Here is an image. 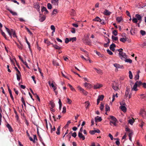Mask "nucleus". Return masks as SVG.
Masks as SVG:
<instances>
[{"mask_svg":"<svg viewBox=\"0 0 146 146\" xmlns=\"http://www.w3.org/2000/svg\"><path fill=\"white\" fill-rule=\"evenodd\" d=\"M5 27L6 31L8 33L9 35L11 38H12V34L13 35V37L17 38V36L16 35L15 31L14 30L12 29H11V30H10L9 28L6 27L5 26Z\"/></svg>","mask_w":146,"mask_h":146,"instance_id":"1","label":"nucleus"},{"mask_svg":"<svg viewBox=\"0 0 146 146\" xmlns=\"http://www.w3.org/2000/svg\"><path fill=\"white\" fill-rule=\"evenodd\" d=\"M116 50L119 52V55L121 58L122 60H124L125 58H127V55L125 53L123 52V49L121 48L120 49L117 50Z\"/></svg>","mask_w":146,"mask_h":146,"instance_id":"2","label":"nucleus"},{"mask_svg":"<svg viewBox=\"0 0 146 146\" xmlns=\"http://www.w3.org/2000/svg\"><path fill=\"white\" fill-rule=\"evenodd\" d=\"M112 87L115 91H118L119 90V84L116 82H114L112 83Z\"/></svg>","mask_w":146,"mask_h":146,"instance_id":"3","label":"nucleus"},{"mask_svg":"<svg viewBox=\"0 0 146 146\" xmlns=\"http://www.w3.org/2000/svg\"><path fill=\"white\" fill-rule=\"evenodd\" d=\"M103 85L101 84H99L98 83L94 85V88L95 89H97L100 88Z\"/></svg>","mask_w":146,"mask_h":146,"instance_id":"4","label":"nucleus"},{"mask_svg":"<svg viewBox=\"0 0 146 146\" xmlns=\"http://www.w3.org/2000/svg\"><path fill=\"white\" fill-rule=\"evenodd\" d=\"M92 135H94L96 133H99L100 132V131L99 129H97L95 130H91L89 132Z\"/></svg>","mask_w":146,"mask_h":146,"instance_id":"5","label":"nucleus"},{"mask_svg":"<svg viewBox=\"0 0 146 146\" xmlns=\"http://www.w3.org/2000/svg\"><path fill=\"white\" fill-rule=\"evenodd\" d=\"M138 81H136L135 84L133 88H132V90H133L135 91H137L138 90V89L137 88V87L138 86Z\"/></svg>","mask_w":146,"mask_h":146,"instance_id":"6","label":"nucleus"},{"mask_svg":"<svg viewBox=\"0 0 146 146\" xmlns=\"http://www.w3.org/2000/svg\"><path fill=\"white\" fill-rule=\"evenodd\" d=\"M78 135L80 139H82V140H84L85 139V137L83 135L82 133L79 132L78 133Z\"/></svg>","mask_w":146,"mask_h":146,"instance_id":"7","label":"nucleus"},{"mask_svg":"<svg viewBox=\"0 0 146 146\" xmlns=\"http://www.w3.org/2000/svg\"><path fill=\"white\" fill-rule=\"evenodd\" d=\"M39 17V21L41 22L43 21L46 19V16L44 15H43L42 17L40 14Z\"/></svg>","mask_w":146,"mask_h":146,"instance_id":"8","label":"nucleus"},{"mask_svg":"<svg viewBox=\"0 0 146 146\" xmlns=\"http://www.w3.org/2000/svg\"><path fill=\"white\" fill-rule=\"evenodd\" d=\"M84 42L86 44L90 45L91 44V41L88 39H86L84 41Z\"/></svg>","mask_w":146,"mask_h":146,"instance_id":"9","label":"nucleus"},{"mask_svg":"<svg viewBox=\"0 0 146 146\" xmlns=\"http://www.w3.org/2000/svg\"><path fill=\"white\" fill-rule=\"evenodd\" d=\"M115 47V45L113 43L110 46V48L111 50L114 51L115 50L114 48Z\"/></svg>","mask_w":146,"mask_h":146,"instance_id":"10","label":"nucleus"},{"mask_svg":"<svg viewBox=\"0 0 146 146\" xmlns=\"http://www.w3.org/2000/svg\"><path fill=\"white\" fill-rule=\"evenodd\" d=\"M135 17H136V18L137 20L141 21L142 17L140 15L138 14H136L135 15Z\"/></svg>","mask_w":146,"mask_h":146,"instance_id":"11","label":"nucleus"},{"mask_svg":"<svg viewBox=\"0 0 146 146\" xmlns=\"http://www.w3.org/2000/svg\"><path fill=\"white\" fill-rule=\"evenodd\" d=\"M95 120L96 122H97L98 121L100 122L102 120V119L101 117L97 116L95 118Z\"/></svg>","mask_w":146,"mask_h":146,"instance_id":"12","label":"nucleus"},{"mask_svg":"<svg viewBox=\"0 0 146 146\" xmlns=\"http://www.w3.org/2000/svg\"><path fill=\"white\" fill-rule=\"evenodd\" d=\"M0 31L1 34L5 38L8 40L6 36V35L4 32L1 29H0Z\"/></svg>","mask_w":146,"mask_h":146,"instance_id":"13","label":"nucleus"},{"mask_svg":"<svg viewBox=\"0 0 146 146\" xmlns=\"http://www.w3.org/2000/svg\"><path fill=\"white\" fill-rule=\"evenodd\" d=\"M6 126L9 129V131L11 132L13 131V130L11 127V126L9 125V123H7V125H6Z\"/></svg>","mask_w":146,"mask_h":146,"instance_id":"14","label":"nucleus"},{"mask_svg":"<svg viewBox=\"0 0 146 146\" xmlns=\"http://www.w3.org/2000/svg\"><path fill=\"white\" fill-rule=\"evenodd\" d=\"M111 13L108 11V10L106 9L104 12V14L106 15H110Z\"/></svg>","mask_w":146,"mask_h":146,"instance_id":"15","label":"nucleus"},{"mask_svg":"<svg viewBox=\"0 0 146 146\" xmlns=\"http://www.w3.org/2000/svg\"><path fill=\"white\" fill-rule=\"evenodd\" d=\"M113 66L116 67V68H122L123 67L122 66H121L119 64L116 63L114 64Z\"/></svg>","mask_w":146,"mask_h":146,"instance_id":"16","label":"nucleus"},{"mask_svg":"<svg viewBox=\"0 0 146 146\" xmlns=\"http://www.w3.org/2000/svg\"><path fill=\"white\" fill-rule=\"evenodd\" d=\"M35 8H36L38 11H39L40 10V6L38 4L36 3L34 5Z\"/></svg>","mask_w":146,"mask_h":146,"instance_id":"17","label":"nucleus"},{"mask_svg":"<svg viewBox=\"0 0 146 146\" xmlns=\"http://www.w3.org/2000/svg\"><path fill=\"white\" fill-rule=\"evenodd\" d=\"M41 11L42 12H43L44 11H45V14H47L48 12L46 8L44 7H43L42 8Z\"/></svg>","mask_w":146,"mask_h":146,"instance_id":"18","label":"nucleus"},{"mask_svg":"<svg viewBox=\"0 0 146 146\" xmlns=\"http://www.w3.org/2000/svg\"><path fill=\"white\" fill-rule=\"evenodd\" d=\"M70 14L71 16H74L75 15H76L75 11L73 9H72L70 11Z\"/></svg>","mask_w":146,"mask_h":146,"instance_id":"19","label":"nucleus"},{"mask_svg":"<svg viewBox=\"0 0 146 146\" xmlns=\"http://www.w3.org/2000/svg\"><path fill=\"white\" fill-rule=\"evenodd\" d=\"M120 108L121 110L124 112L126 111V108L124 106H120Z\"/></svg>","mask_w":146,"mask_h":146,"instance_id":"20","label":"nucleus"},{"mask_svg":"<svg viewBox=\"0 0 146 146\" xmlns=\"http://www.w3.org/2000/svg\"><path fill=\"white\" fill-rule=\"evenodd\" d=\"M93 21L100 22L101 21V20L99 17H96L95 19H93Z\"/></svg>","mask_w":146,"mask_h":146,"instance_id":"21","label":"nucleus"},{"mask_svg":"<svg viewBox=\"0 0 146 146\" xmlns=\"http://www.w3.org/2000/svg\"><path fill=\"white\" fill-rule=\"evenodd\" d=\"M52 46L56 49L60 50L61 48V47L56 44L53 45Z\"/></svg>","mask_w":146,"mask_h":146,"instance_id":"22","label":"nucleus"},{"mask_svg":"<svg viewBox=\"0 0 146 146\" xmlns=\"http://www.w3.org/2000/svg\"><path fill=\"white\" fill-rule=\"evenodd\" d=\"M8 10L10 12V13L12 14L13 15H17V13L15 12H13L10 9H8Z\"/></svg>","mask_w":146,"mask_h":146,"instance_id":"23","label":"nucleus"},{"mask_svg":"<svg viewBox=\"0 0 146 146\" xmlns=\"http://www.w3.org/2000/svg\"><path fill=\"white\" fill-rule=\"evenodd\" d=\"M145 112L144 110H141L140 111L139 114L140 115H141L143 117V114H145Z\"/></svg>","mask_w":146,"mask_h":146,"instance_id":"24","label":"nucleus"},{"mask_svg":"<svg viewBox=\"0 0 146 146\" xmlns=\"http://www.w3.org/2000/svg\"><path fill=\"white\" fill-rule=\"evenodd\" d=\"M133 134V133L132 131L129 133V139L131 141V136Z\"/></svg>","mask_w":146,"mask_h":146,"instance_id":"25","label":"nucleus"},{"mask_svg":"<svg viewBox=\"0 0 146 146\" xmlns=\"http://www.w3.org/2000/svg\"><path fill=\"white\" fill-rule=\"evenodd\" d=\"M104 96L103 95L99 96L98 99L100 101H102L104 98Z\"/></svg>","mask_w":146,"mask_h":146,"instance_id":"26","label":"nucleus"},{"mask_svg":"<svg viewBox=\"0 0 146 146\" xmlns=\"http://www.w3.org/2000/svg\"><path fill=\"white\" fill-rule=\"evenodd\" d=\"M15 43L16 44L17 46L20 49L22 50L23 49V46L22 45H21V44H19L16 42H15Z\"/></svg>","mask_w":146,"mask_h":146,"instance_id":"27","label":"nucleus"},{"mask_svg":"<svg viewBox=\"0 0 146 146\" xmlns=\"http://www.w3.org/2000/svg\"><path fill=\"white\" fill-rule=\"evenodd\" d=\"M110 119H111L110 120H111V121L112 120L113 121H117V119L114 116H110Z\"/></svg>","mask_w":146,"mask_h":146,"instance_id":"28","label":"nucleus"},{"mask_svg":"<svg viewBox=\"0 0 146 146\" xmlns=\"http://www.w3.org/2000/svg\"><path fill=\"white\" fill-rule=\"evenodd\" d=\"M10 94V97L13 101L14 100V98L12 94V92L11 90H9V92Z\"/></svg>","mask_w":146,"mask_h":146,"instance_id":"29","label":"nucleus"},{"mask_svg":"<svg viewBox=\"0 0 146 146\" xmlns=\"http://www.w3.org/2000/svg\"><path fill=\"white\" fill-rule=\"evenodd\" d=\"M60 126H59L58 127L57 129V130L56 131V133L58 135H59L60 134Z\"/></svg>","mask_w":146,"mask_h":146,"instance_id":"30","label":"nucleus"},{"mask_svg":"<svg viewBox=\"0 0 146 146\" xmlns=\"http://www.w3.org/2000/svg\"><path fill=\"white\" fill-rule=\"evenodd\" d=\"M124 60H125L126 62H129L130 63H131L132 62V60L130 59H126V58H125Z\"/></svg>","mask_w":146,"mask_h":146,"instance_id":"31","label":"nucleus"},{"mask_svg":"<svg viewBox=\"0 0 146 146\" xmlns=\"http://www.w3.org/2000/svg\"><path fill=\"white\" fill-rule=\"evenodd\" d=\"M122 19L121 17H118L116 18V20L118 23H120L122 20Z\"/></svg>","mask_w":146,"mask_h":146,"instance_id":"32","label":"nucleus"},{"mask_svg":"<svg viewBox=\"0 0 146 146\" xmlns=\"http://www.w3.org/2000/svg\"><path fill=\"white\" fill-rule=\"evenodd\" d=\"M94 69L96 70L97 73L98 74H101V73H102V70L100 69H98L96 68H94Z\"/></svg>","mask_w":146,"mask_h":146,"instance_id":"33","label":"nucleus"},{"mask_svg":"<svg viewBox=\"0 0 146 146\" xmlns=\"http://www.w3.org/2000/svg\"><path fill=\"white\" fill-rule=\"evenodd\" d=\"M44 42L47 44L48 45H50V44H52V43H50V42L49 41H48V40L46 39V40H44Z\"/></svg>","mask_w":146,"mask_h":146,"instance_id":"34","label":"nucleus"},{"mask_svg":"<svg viewBox=\"0 0 146 146\" xmlns=\"http://www.w3.org/2000/svg\"><path fill=\"white\" fill-rule=\"evenodd\" d=\"M86 104L85 106L86 109H87L88 108L89 106L90 105V103L88 101H86L85 102Z\"/></svg>","mask_w":146,"mask_h":146,"instance_id":"35","label":"nucleus"},{"mask_svg":"<svg viewBox=\"0 0 146 146\" xmlns=\"http://www.w3.org/2000/svg\"><path fill=\"white\" fill-rule=\"evenodd\" d=\"M70 41H72V42H74V41H76V37H74L73 38H70Z\"/></svg>","mask_w":146,"mask_h":146,"instance_id":"36","label":"nucleus"},{"mask_svg":"<svg viewBox=\"0 0 146 146\" xmlns=\"http://www.w3.org/2000/svg\"><path fill=\"white\" fill-rule=\"evenodd\" d=\"M111 38L113 40H118V38L117 37H115L114 36H113L112 35Z\"/></svg>","mask_w":146,"mask_h":146,"instance_id":"37","label":"nucleus"},{"mask_svg":"<svg viewBox=\"0 0 146 146\" xmlns=\"http://www.w3.org/2000/svg\"><path fill=\"white\" fill-rule=\"evenodd\" d=\"M120 40L123 42L125 43V41L126 40V39L125 38H120Z\"/></svg>","mask_w":146,"mask_h":146,"instance_id":"38","label":"nucleus"},{"mask_svg":"<svg viewBox=\"0 0 146 146\" xmlns=\"http://www.w3.org/2000/svg\"><path fill=\"white\" fill-rule=\"evenodd\" d=\"M105 109H106V111H108L110 110V107H109V106L108 104L106 105Z\"/></svg>","mask_w":146,"mask_h":146,"instance_id":"39","label":"nucleus"},{"mask_svg":"<svg viewBox=\"0 0 146 146\" xmlns=\"http://www.w3.org/2000/svg\"><path fill=\"white\" fill-rule=\"evenodd\" d=\"M132 21L134 23H137L138 22V20L136 18H133Z\"/></svg>","mask_w":146,"mask_h":146,"instance_id":"40","label":"nucleus"},{"mask_svg":"<svg viewBox=\"0 0 146 146\" xmlns=\"http://www.w3.org/2000/svg\"><path fill=\"white\" fill-rule=\"evenodd\" d=\"M57 10L56 9H54L52 13V15H56L57 13Z\"/></svg>","mask_w":146,"mask_h":146,"instance_id":"41","label":"nucleus"},{"mask_svg":"<svg viewBox=\"0 0 146 146\" xmlns=\"http://www.w3.org/2000/svg\"><path fill=\"white\" fill-rule=\"evenodd\" d=\"M51 85L54 91H55L56 89V87L54 86L53 83L51 84Z\"/></svg>","mask_w":146,"mask_h":146,"instance_id":"42","label":"nucleus"},{"mask_svg":"<svg viewBox=\"0 0 146 146\" xmlns=\"http://www.w3.org/2000/svg\"><path fill=\"white\" fill-rule=\"evenodd\" d=\"M140 33L141 34L142 36L144 35L145 34H146L145 32V31H143V30H141L140 31Z\"/></svg>","mask_w":146,"mask_h":146,"instance_id":"43","label":"nucleus"},{"mask_svg":"<svg viewBox=\"0 0 146 146\" xmlns=\"http://www.w3.org/2000/svg\"><path fill=\"white\" fill-rule=\"evenodd\" d=\"M51 29L54 32H55V28L53 25H51L50 26Z\"/></svg>","mask_w":146,"mask_h":146,"instance_id":"44","label":"nucleus"},{"mask_svg":"<svg viewBox=\"0 0 146 146\" xmlns=\"http://www.w3.org/2000/svg\"><path fill=\"white\" fill-rule=\"evenodd\" d=\"M116 121H111V120H110V125H111V123H112L113 124V125H116Z\"/></svg>","mask_w":146,"mask_h":146,"instance_id":"45","label":"nucleus"},{"mask_svg":"<svg viewBox=\"0 0 146 146\" xmlns=\"http://www.w3.org/2000/svg\"><path fill=\"white\" fill-rule=\"evenodd\" d=\"M129 77L130 79H131L133 78V75L132 73V72L131 71H129Z\"/></svg>","mask_w":146,"mask_h":146,"instance_id":"46","label":"nucleus"},{"mask_svg":"<svg viewBox=\"0 0 146 146\" xmlns=\"http://www.w3.org/2000/svg\"><path fill=\"white\" fill-rule=\"evenodd\" d=\"M26 41L28 45L29 48L30 49H31V45L30 43L27 40L26 38Z\"/></svg>","mask_w":146,"mask_h":146,"instance_id":"47","label":"nucleus"},{"mask_svg":"<svg viewBox=\"0 0 146 146\" xmlns=\"http://www.w3.org/2000/svg\"><path fill=\"white\" fill-rule=\"evenodd\" d=\"M52 0V3H54V4L57 3V4L58 3V0Z\"/></svg>","mask_w":146,"mask_h":146,"instance_id":"48","label":"nucleus"},{"mask_svg":"<svg viewBox=\"0 0 146 146\" xmlns=\"http://www.w3.org/2000/svg\"><path fill=\"white\" fill-rule=\"evenodd\" d=\"M134 121L135 120L134 119H133V120L132 119H130L129 120V123H130V124H131V125H132L133 123L134 122Z\"/></svg>","mask_w":146,"mask_h":146,"instance_id":"49","label":"nucleus"},{"mask_svg":"<svg viewBox=\"0 0 146 146\" xmlns=\"http://www.w3.org/2000/svg\"><path fill=\"white\" fill-rule=\"evenodd\" d=\"M16 76L17 80L18 81H19L21 77V74L20 76L18 74H16Z\"/></svg>","mask_w":146,"mask_h":146,"instance_id":"50","label":"nucleus"},{"mask_svg":"<svg viewBox=\"0 0 146 146\" xmlns=\"http://www.w3.org/2000/svg\"><path fill=\"white\" fill-rule=\"evenodd\" d=\"M68 85L69 86V87L70 88V89L71 90H72V91H75L74 89L72 87V85H71L70 84H68Z\"/></svg>","mask_w":146,"mask_h":146,"instance_id":"51","label":"nucleus"},{"mask_svg":"<svg viewBox=\"0 0 146 146\" xmlns=\"http://www.w3.org/2000/svg\"><path fill=\"white\" fill-rule=\"evenodd\" d=\"M47 7L49 9H52V6L50 3H48L47 4Z\"/></svg>","mask_w":146,"mask_h":146,"instance_id":"52","label":"nucleus"},{"mask_svg":"<svg viewBox=\"0 0 146 146\" xmlns=\"http://www.w3.org/2000/svg\"><path fill=\"white\" fill-rule=\"evenodd\" d=\"M50 105L52 108H54L55 106V105L53 102H50Z\"/></svg>","mask_w":146,"mask_h":146,"instance_id":"53","label":"nucleus"},{"mask_svg":"<svg viewBox=\"0 0 146 146\" xmlns=\"http://www.w3.org/2000/svg\"><path fill=\"white\" fill-rule=\"evenodd\" d=\"M117 30H114L113 31V34L115 36H116L117 35Z\"/></svg>","mask_w":146,"mask_h":146,"instance_id":"54","label":"nucleus"},{"mask_svg":"<svg viewBox=\"0 0 146 146\" xmlns=\"http://www.w3.org/2000/svg\"><path fill=\"white\" fill-rule=\"evenodd\" d=\"M66 102L69 104H71V103L72 102V101L71 100H70V99H69L68 98H67V100L66 101Z\"/></svg>","mask_w":146,"mask_h":146,"instance_id":"55","label":"nucleus"},{"mask_svg":"<svg viewBox=\"0 0 146 146\" xmlns=\"http://www.w3.org/2000/svg\"><path fill=\"white\" fill-rule=\"evenodd\" d=\"M107 51L108 53L110 55H112L113 54L112 52L109 49L107 50Z\"/></svg>","mask_w":146,"mask_h":146,"instance_id":"56","label":"nucleus"},{"mask_svg":"<svg viewBox=\"0 0 146 146\" xmlns=\"http://www.w3.org/2000/svg\"><path fill=\"white\" fill-rule=\"evenodd\" d=\"M66 107L64 106L63 107V111H62V113H66Z\"/></svg>","mask_w":146,"mask_h":146,"instance_id":"57","label":"nucleus"},{"mask_svg":"<svg viewBox=\"0 0 146 146\" xmlns=\"http://www.w3.org/2000/svg\"><path fill=\"white\" fill-rule=\"evenodd\" d=\"M94 52H96L98 56H100V57H101L102 56V55L100 53V52H98L96 50L94 51Z\"/></svg>","mask_w":146,"mask_h":146,"instance_id":"58","label":"nucleus"},{"mask_svg":"<svg viewBox=\"0 0 146 146\" xmlns=\"http://www.w3.org/2000/svg\"><path fill=\"white\" fill-rule=\"evenodd\" d=\"M26 28L27 31L31 35H32L33 34L30 31L29 29L27 27Z\"/></svg>","mask_w":146,"mask_h":146,"instance_id":"59","label":"nucleus"},{"mask_svg":"<svg viewBox=\"0 0 146 146\" xmlns=\"http://www.w3.org/2000/svg\"><path fill=\"white\" fill-rule=\"evenodd\" d=\"M72 136L74 138H75L77 136V134L76 132H74L72 134Z\"/></svg>","mask_w":146,"mask_h":146,"instance_id":"60","label":"nucleus"},{"mask_svg":"<svg viewBox=\"0 0 146 146\" xmlns=\"http://www.w3.org/2000/svg\"><path fill=\"white\" fill-rule=\"evenodd\" d=\"M125 130L126 131L129 132V133L131 132V131H132L130 129L128 128V127H126L125 128Z\"/></svg>","mask_w":146,"mask_h":146,"instance_id":"61","label":"nucleus"},{"mask_svg":"<svg viewBox=\"0 0 146 146\" xmlns=\"http://www.w3.org/2000/svg\"><path fill=\"white\" fill-rule=\"evenodd\" d=\"M70 41V39L68 38H66L65 39V43L67 44L68 43V42Z\"/></svg>","mask_w":146,"mask_h":146,"instance_id":"62","label":"nucleus"},{"mask_svg":"<svg viewBox=\"0 0 146 146\" xmlns=\"http://www.w3.org/2000/svg\"><path fill=\"white\" fill-rule=\"evenodd\" d=\"M139 78V75L136 74L135 77V80H138Z\"/></svg>","mask_w":146,"mask_h":146,"instance_id":"63","label":"nucleus"},{"mask_svg":"<svg viewBox=\"0 0 146 146\" xmlns=\"http://www.w3.org/2000/svg\"><path fill=\"white\" fill-rule=\"evenodd\" d=\"M71 32L73 33H75V29L74 28H72L71 30Z\"/></svg>","mask_w":146,"mask_h":146,"instance_id":"64","label":"nucleus"}]
</instances>
